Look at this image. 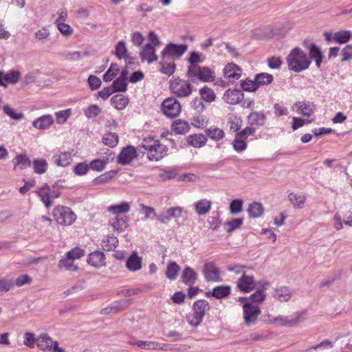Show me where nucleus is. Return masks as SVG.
Returning <instances> with one entry per match:
<instances>
[{"label": "nucleus", "mask_w": 352, "mask_h": 352, "mask_svg": "<svg viewBox=\"0 0 352 352\" xmlns=\"http://www.w3.org/2000/svg\"><path fill=\"white\" fill-rule=\"evenodd\" d=\"M286 62L288 69L295 72L306 70L311 64L309 57L298 47H295L290 51L286 57Z\"/></svg>", "instance_id": "1"}, {"label": "nucleus", "mask_w": 352, "mask_h": 352, "mask_svg": "<svg viewBox=\"0 0 352 352\" xmlns=\"http://www.w3.org/2000/svg\"><path fill=\"white\" fill-rule=\"evenodd\" d=\"M141 145L142 148L146 152L149 161H159L167 154V146L153 136H148L144 138Z\"/></svg>", "instance_id": "2"}, {"label": "nucleus", "mask_w": 352, "mask_h": 352, "mask_svg": "<svg viewBox=\"0 0 352 352\" xmlns=\"http://www.w3.org/2000/svg\"><path fill=\"white\" fill-rule=\"evenodd\" d=\"M210 309L209 302L204 299L196 300L192 305V314L187 318L188 324L192 327L199 326L203 319Z\"/></svg>", "instance_id": "3"}, {"label": "nucleus", "mask_w": 352, "mask_h": 352, "mask_svg": "<svg viewBox=\"0 0 352 352\" xmlns=\"http://www.w3.org/2000/svg\"><path fill=\"white\" fill-rule=\"evenodd\" d=\"M188 77L192 80L212 82L215 78L214 72L208 67L188 66Z\"/></svg>", "instance_id": "4"}, {"label": "nucleus", "mask_w": 352, "mask_h": 352, "mask_svg": "<svg viewBox=\"0 0 352 352\" xmlns=\"http://www.w3.org/2000/svg\"><path fill=\"white\" fill-rule=\"evenodd\" d=\"M53 216L58 224L65 226L72 225L76 219V215L72 209L63 206H57L54 208Z\"/></svg>", "instance_id": "5"}, {"label": "nucleus", "mask_w": 352, "mask_h": 352, "mask_svg": "<svg viewBox=\"0 0 352 352\" xmlns=\"http://www.w3.org/2000/svg\"><path fill=\"white\" fill-rule=\"evenodd\" d=\"M169 89L170 92L177 97H187L192 92L190 83L179 78L170 80Z\"/></svg>", "instance_id": "6"}, {"label": "nucleus", "mask_w": 352, "mask_h": 352, "mask_svg": "<svg viewBox=\"0 0 352 352\" xmlns=\"http://www.w3.org/2000/svg\"><path fill=\"white\" fill-rule=\"evenodd\" d=\"M161 110L166 117L176 118L181 113L182 105L176 98L169 97L162 102Z\"/></svg>", "instance_id": "7"}, {"label": "nucleus", "mask_w": 352, "mask_h": 352, "mask_svg": "<svg viewBox=\"0 0 352 352\" xmlns=\"http://www.w3.org/2000/svg\"><path fill=\"white\" fill-rule=\"evenodd\" d=\"M188 49L187 45H176L173 43L168 44L162 52L163 58L174 61L179 59Z\"/></svg>", "instance_id": "8"}, {"label": "nucleus", "mask_w": 352, "mask_h": 352, "mask_svg": "<svg viewBox=\"0 0 352 352\" xmlns=\"http://www.w3.org/2000/svg\"><path fill=\"white\" fill-rule=\"evenodd\" d=\"M261 311L258 305L246 302L243 306V317L246 325L254 324L261 314Z\"/></svg>", "instance_id": "9"}, {"label": "nucleus", "mask_w": 352, "mask_h": 352, "mask_svg": "<svg viewBox=\"0 0 352 352\" xmlns=\"http://www.w3.org/2000/svg\"><path fill=\"white\" fill-rule=\"evenodd\" d=\"M236 286L240 291L249 293L256 287V281L252 275L243 273L241 276L236 281Z\"/></svg>", "instance_id": "10"}, {"label": "nucleus", "mask_w": 352, "mask_h": 352, "mask_svg": "<svg viewBox=\"0 0 352 352\" xmlns=\"http://www.w3.org/2000/svg\"><path fill=\"white\" fill-rule=\"evenodd\" d=\"M204 276L207 281L219 282L221 280V272L213 263L204 265Z\"/></svg>", "instance_id": "11"}, {"label": "nucleus", "mask_w": 352, "mask_h": 352, "mask_svg": "<svg viewBox=\"0 0 352 352\" xmlns=\"http://www.w3.org/2000/svg\"><path fill=\"white\" fill-rule=\"evenodd\" d=\"M223 72L224 78L234 81L241 78L242 69L235 63H229L225 65Z\"/></svg>", "instance_id": "12"}, {"label": "nucleus", "mask_w": 352, "mask_h": 352, "mask_svg": "<svg viewBox=\"0 0 352 352\" xmlns=\"http://www.w3.org/2000/svg\"><path fill=\"white\" fill-rule=\"evenodd\" d=\"M292 108L295 109L298 114L309 117L314 113L316 109V105L309 102L298 101L294 103Z\"/></svg>", "instance_id": "13"}, {"label": "nucleus", "mask_w": 352, "mask_h": 352, "mask_svg": "<svg viewBox=\"0 0 352 352\" xmlns=\"http://www.w3.org/2000/svg\"><path fill=\"white\" fill-rule=\"evenodd\" d=\"M130 344L135 345L142 349L145 350H162L165 351L167 349V345L161 344L155 341H144L138 340L135 342H130Z\"/></svg>", "instance_id": "14"}, {"label": "nucleus", "mask_w": 352, "mask_h": 352, "mask_svg": "<svg viewBox=\"0 0 352 352\" xmlns=\"http://www.w3.org/2000/svg\"><path fill=\"white\" fill-rule=\"evenodd\" d=\"M21 78V73L12 70L7 74L0 72V85L6 87L8 84H16Z\"/></svg>", "instance_id": "15"}, {"label": "nucleus", "mask_w": 352, "mask_h": 352, "mask_svg": "<svg viewBox=\"0 0 352 352\" xmlns=\"http://www.w3.org/2000/svg\"><path fill=\"white\" fill-rule=\"evenodd\" d=\"M302 318V314L301 313L296 312L289 317L279 316L276 318H274L272 320V322L278 323L281 325L292 326L298 324Z\"/></svg>", "instance_id": "16"}, {"label": "nucleus", "mask_w": 352, "mask_h": 352, "mask_svg": "<svg viewBox=\"0 0 352 352\" xmlns=\"http://www.w3.org/2000/svg\"><path fill=\"white\" fill-rule=\"evenodd\" d=\"M244 97L242 91L239 89H228L223 95L224 101L230 104H236L239 103Z\"/></svg>", "instance_id": "17"}, {"label": "nucleus", "mask_w": 352, "mask_h": 352, "mask_svg": "<svg viewBox=\"0 0 352 352\" xmlns=\"http://www.w3.org/2000/svg\"><path fill=\"white\" fill-rule=\"evenodd\" d=\"M231 293V287L228 285H219L214 287L212 291L207 292V297H214L216 299H222L228 296Z\"/></svg>", "instance_id": "18"}, {"label": "nucleus", "mask_w": 352, "mask_h": 352, "mask_svg": "<svg viewBox=\"0 0 352 352\" xmlns=\"http://www.w3.org/2000/svg\"><path fill=\"white\" fill-rule=\"evenodd\" d=\"M137 156V151L133 146L123 148L118 156V162L124 165L130 163Z\"/></svg>", "instance_id": "19"}, {"label": "nucleus", "mask_w": 352, "mask_h": 352, "mask_svg": "<svg viewBox=\"0 0 352 352\" xmlns=\"http://www.w3.org/2000/svg\"><path fill=\"white\" fill-rule=\"evenodd\" d=\"M140 57L142 62L151 63L157 60V56L155 53V47L150 45H146L140 53Z\"/></svg>", "instance_id": "20"}, {"label": "nucleus", "mask_w": 352, "mask_h": 352, "mask_svg": "<svg viewBox=\"0 0 352 352\" xmlns=\"http://www.w3.org/2000/svg\"><path fill=\"white\" fill-rule=\"evenodd\" d=\"M52 161L58 166H68L72 164V154L67 151L61 152L58 154H55L52 157Z\"/></svg>", "instance_id": "21"}, {"label": "nucleus", "mask_w": 352, "mask_h": 352, "mask_svg": "<svg viewBox=\"0 0 352 352\" xmlns=\"http://www.w3.org/2000/svg\"><path fill=\"white\" fill-rule=\"evenodd\" d=\"M273 297L279 302H287L292 297V292L289 287L280 286L275 288Z\"/></svg>", "instance_id": "22"}, {"label": "nucleus", "mask_w": 352, "mask_h": 352, "mask_svg": "<svg viewBox=\"0 0 352 352\" xmlns=\"http://www.w3.org/2000/svg\"><path fill=\"white\" fill-rule=\"evenodd\" d=\"M54 341L47 333H41L37 338V346L43 351H50L52 349Z\"/></svg>", "instance_id": "23"}, {"label": "nucleus", "mask_w": 352, "mask_h": 352, "mask_svg": "<svg viewBox=\"0 0 352 352\" xmlns=\"http://www.w3.org/2000/svg\"><path fill=\"white\" fill-rule=\"evenodd\" d=\"M126 268L131 272H136L142 268V258L136 252H133L126 262Z\"/></svg>", "instance_id": "24"}, {"label": "nucleus", "mask_w": 352, "mask_h": 352, "mask_svg": "<svg viewBox=\"0 0 352 352\" xmlns=\"http://www.w3.org/2000/svg\"><path fill=\"white\" fill-rule=\"evenodd\" d=\"M105 256L100 251L91 252L88 258V263L95 267H101L105 265Z\"/></svg>", "instance_id": "25"}, {"label": "nucleus", "mask_w": 352, "mask_h": 352, "mask_svg": "<svg viewBox=\"0 0 352 352\" xmlns=\"http://www.w3.org/2000/svg\"><path fill=\"white\" fill-rule=\"evenodd\" d=\"M212 201L206 199H202L194 204L195 210L199 215H205L208 214L212 208Z\"/></svg>", "instance_id": "26"}, {"label": "nucleus", "mask_w": 352, "mask_h": 352, "mask_svg": "<svg viewBox=\"0 0 352 352\" xmlns=\"http://www.w3.org/2000/svg\"><path fill=\"white\" fill-rule=\"evenodd\" d=\"M207 137L201 133H195L187 137V142L194 148H201L207 142Z\"/></svg>", "instance_id": "27"}, {"label": "nucleus", "mask_w": 352, "mask_h": 352, "mask_svg": "<svg viewBox=\"0 0 352 352\" xmlns=\"http://www.w3.org/2000/svg\"><path fill=\"white\" fill-rule=\"evenodd\" d=\"M54 118L50 115H43L36 119L32 122L34 127L38 129H47L54 123Z\"/></svg>", "instance_id": "28"}, {"label": "nucleus", "mask_w": 352, "mask_h": 352, "mask_svg": "<svg viewBox=\"0 0 352 352\" xmlns=\"http://www.w3.org/2000/svg\"><path fill=\"white\" fill-rule=\"evenodd\" d=\"M182 209L179 206L170 208L166 211V214H161L158 220L162 223H166L173 218H178L182 216Z\"/></svg>", "instance_id": "29"}, {"label": "nucleus", "mask_w": 352, "mask_h": 352, "mask_svg": "<svg viewBox=\"0 0 352 352\" xmlns=\"http://www.w3.org/2000/svg\"><path fill=\"white\" fill-rule=\"evenodd\" d=\"M182 279L185 285L190 286L193 285L197 279V274L190 267H186L183 270Z\"/></svg>", "instance_id": "30"}, {"label": "nucleus", "mask_w": 352, "mask_h": 352, "mask_svg": "<svg viewBox=\"0 0 352 352\" xmlns=\"http://www.w3.org/2000/svg\"><path fill=\"white\" fill-rule=\"evenodd\" d=\"M109 224L114 231L122 232L127 227V218L115 216L109 220Z\"/></svg>", "instance_id": "31"}, {"label": "nucleus", "mask_w": 352, "mask_h": 352, "mask_svg": "<svg viewBox=\"0 0 352 352\" xmlns=\"http://www.w3.org/2000/svg\"><path fill=\"white\" fill-rule=\"evenodd\" d=\"M131 206L127 202H122L117 205H111L108 207L107 211L115 216L125 214L129 212Z\"/></svg>", "instance_id": "32"}, {"label": "nucleus", "mask_w": 352, "mask_h": 352, "mask_svg": "<svg viewBox=\"0 0 352 352\" xmlns=\"http://www.w3.org/2000/svg\"><path fill=\"white\" fill-rule=\"evenodd\" d=\"M14 168H19L23 170L26 167H29L31 165V161L30 158L25 154L17 155L13 160Z\"/></svg>", "instance_id": "33"}, {"label": "nucleus", "mask_w": 352, "mask_h": 352, "mask_svg": "<svg viewBox=\"0 0 352 352\" xmlns=\"http://www.w3.org/2000/svg\"><path fill=\"white\" fill-rule=\"evenodd\" d=\"M288 199L292 206L296 208H302L307 200L306 196L302 194L291 192L288 195Z\"/></svg>", "instance_id": "34"}, {"label": "nucleus", "mask_w": 352, "mask_h": 352, "mask_svg": "<svg viewBox=\"0 0 352 352\" xmlns=\"http://www.w3.org/2000/svg\"><path fill=\"white\" fill-rule=\"evenodd\" d=\"M241 125L242 120L240 116L233 113L228 115L227 126L229 127L230 131L236 132L241 129Z\"/></svg>", "instance_id": "35"}, {"label": "nucleus", "mask_w": 352, "mask_h": 352, "mask_svg": "<svg viewBox=\"0 0 352 352\" xmlns=\"http://www.w3.org/2000/svg\"><path fill=\"white\" fill-rule=\"evenodd\" d=\"M172 129L177 134H184L189 131L190 125L188 122L178 119L173 123Z\"/></svg>", "instance_id": "36"}, {"label": "nucleus", "mask_w": 352, "mask_h": 352, "mask_svg": "<svg viewBox=\"0 0 352 352\" xmlns=\"http://www.w3.org/2000/svg\"><path fill=\"white\" fill-rule=\"evenodd\" d=\"M248 212L251 217L258 218L263 214L264 208L261 203L254 201L249 205Z\"/></svg>", "instance_id": "37"}, {"label": "nucleus", "mask_w": 352, "mask_h": 352, "mask_svg": "<svg viewBox=\"0 0 352 352\" xmlns=\"http://www.w3.org/2000/svg\"><path fill=\"white\" fill-rule=\"evenodd\" d=\"M118 243L117 237L113 235H108L106 239H103L101 242V245L104 251H113L114 250Z\"/></svg>", "instance_id": "38"}, {"label": "nucleus", "mask_w": 352, "mask_h": 352, "mask_svg": "<svg viewBox=\"0 0 352 352\" xmlns=\"http://www.w3.org/2000/svg\"><path fill=\"white\" fill-rule=\"evenodd\" d=\"M206 135L212 140L219 141L225 137L223 130L212 126L206 130Z\"/></svg>", "instance_id": "39"}, {"label": "nucleus", "mask_w": 352, "mask_h": 352, "mask_svg": "<svg viewBox=\"0 0 352 352\" xmlns=\"http://www.w3.org/2000/svg\"><path fill=\"white\" fill-rule=\"evenodd\" d=\"M248 122L252 125L263 126L266 120V116L256 111L252 112L248 116Z\"/></svg>", "instance_id": "40"}, {"label": "nucleus", "mask_w": 352, "mask_h": 352, "mask_svg": "<svg viewBox=\"0 0 352 352\" xmlns=\"http://www.w3.org/2000/svg\"><path fill=\"white\" fill-rule=\"evenodd\" d=\"M112 105L117 109H124L129 103V100L126 97L122 95H115L111 99Z\"/></svg>", "instance_id": "41"}, {"label": "nucleus", "mask_w": 352, "mask_h": 352, "mask_svg": "<svg viewBox=\"0 0 352 352\" xmlns=\"http://www.w3.org/2000/svg\"><path fill=\"white\" fill-rule=\"evenodd\" d=\"M351 38V33L349 30H340L334 33V42L338 44L346 43Z\"/></svg>", "instance_id": "42"}, {"label": "nucleus", "mask_w": 352, "mask_h": 352, "mask_svg": "<svg viewBox=\"0 0 352 352\" xmlns=\"http://www.w3.org/2000/svg\"><path fill=\"white\" fill-rule=\"evenodd\" d=\"M309 56V58H313L315 60L316 67L319 68L322 60V54L320 49L315 44L311 45Z\"/></svg>", "instance_id": "43"}, {"label": "nucleus", "mask_w": 352, "mask_h": 352, "mask_svg": "<svg viewBox=\"0 0 352 352\" xmlns=\"http://www.w3.org/2000/svg\"><path fill=\"white\" fill-rule=\"evenodd\" d=\"M37 194L47 208H49L52 205L51 200H50V186L48 185L41 187L38 190Z\"/></svg>", "instance_id": "44"}, {"label": "nucleus", "mask_w": 352, "mask_h": 352, "mask_svg": "<svg viewBox=\"0 0 352 352\" xmlns=\"http://www.w3.org/2000/svg\"><path fill=\"white\" fill-rule=\"evenodd\" d=\"M255 80L258 86L267 85L274 80L273 75L268 73H261L255 76Z\"/></svg>", "instance_id": "45"}, {"label": "nucleus", "mask_w": 352, "mask_h": 352, "mask_svg": "<svg viewBox=\"0 0 352 352\" xmlns=\"http://www.w3.org/2000/svg\"><path fill=\"white\" fill-rule=\"evenodd\" d=\"M74 261L65 255V257L61 258L58 263V267L62 269L64 268L67 270L76 271L78 270V267L74 264Z\"/></svg>", "instance_id": "46"}, {"label": "nucleus", "mask_w": 352, "mask_h": 352, "mask_svg": "<svg viewBox=\"0 0 352 352\" xmlns=\"http://www.w3.org/2000/svg\"><path fill=\"white\" fill-rule=\"evenodd\" d=\"M34 171L39 175L43 174L47 171L48 164L44 159H36L33 161Z\"/></svg>", "instance_id": "47"}, {"label": "nucleus", "mask_w": 352, "mask_h": 352, "mask_svg": "<svg viewBox=\"0 0 352 352\" xmlns=\"http://www.w3.org/2000/svg\"><path fill=\"white\" fill-rule=\"evenodd\" d=\"M116 174H117V171H116V170H111V171L106 172V173L100 175V176L96 177L93 180V182L94 184H96V185H100V184L107 183L109 181H110L112 178H113L116 175Z\"/></svg>", "instance_id": "48"}, {"label": "nucleus", "mask_w": 352, "mask_h": 352, "mask_svg": "<svg viewBox=\"0 0 352 352\" xmlns=\"http://www.w3.org/2000/svg\"><path fill=\"white\" fill-rule=\"evenodd\" d=\"M179 269V266L175 262H169L166 272V277L170 280H175Z\"/></svg>", "instance_id": "49"}, {"label": "nucleus", "mask_w": 352, "mask_h": 352, "mask_svg": "<svg viewBox=\"0 0 352 352\" xmlns=\"http://www.w3.org/2000/svg\"><path fill=\"white\" fill-rule=\"evenodd\" d=\"M102 142L104 144L113 148L118 144V136L115 133H107L103 136Z\"/></svg>", "instance_id": "50"}, {"label": "nucleus", "mask_w": 352, "mask_h": 352, "mask_svg": "<svg viewBox=\"0 0 352 352\" xmlns=\"http://www.w3.org/2000/svg\"><path fill=\"white\" fill-rule=\"evenodd\" d=\"M200 95L201 96V98L208 102H211L214 101L216 95L214 92V91L209 88L207 86L204 87L200 89Z\"/></svg>", "instance_id": "51"}, {"label": "nucleus", "mask_w": 352, "mask_h": 352, "mask_svg": "<svg viewBox=\"0 0 352 352\" xmlns=\"http://www.w3.org/2000/svg\"><path fill=\"white\" fill-rule=\"evenodd\" d=\"M119 67L116 64H111L110 67L103 75L104 82L111 81L119 73Z\"/></svg>", "instance_id": "52"}, {"label": "nucleus", "mask_w": 352, "mask_h": 352, "mask_svg": "<svg viewBox=\"0 0 352 352\" xmlns=\"http://www.w3.org/2000/svg\"><path fill=\"white\" fill-rule=\"evenodd\" d=\"M109 160L107 158L94 160L89 163V168L95 171H102L105 168Z\"/></svg>", "instance_id": "53"}, {"label": "nucleus", "mask_w": 352, "mask_h": 352, "mask_svg": "<svg viewBox=\"0 0 352 352\" xmlns=\"http://www.w3.org/2000/svg\"><path fill=\"white\" fill-rule=\"evenodd\" d=\"M232 146L236 151L239 153L243 152L247 148L246 140L236 134L235 138L232 142Z\"/></svg>", "instance_id": "54"}, {"label": "nucleus", "mask_w": 352, "mask_h": 352, "mask_svg": "<svg viewBox=\"0 0 352 352\" xmlns=\"http://www.w3.org/2000/svg\"><path fill=\"white\" fill-rule=\"evenodd\" d=\"M241 86L243 90L250 92L255 91L259 88L255 79L254 80L250 79H245L242 80L241 82Z\"/></svg>", "instance_id": "55"}, {"label": "nucleus", "mask_w": 352, "mask_h": 352, "mask_svg": "<svg viewBox=\"0 0 352 352\" xmlns=\"http://www.w3.org/2000/svg\"><path fill=\"white\" fill-rule=\"evenodd\" d=\"M116 56L119 59L126 58L128 57L125 42L122 41L118 42L116 47Z\"/></svg>", "instance_id": "56"}, {"label": "nucleus", "mask_w": 352, "mask_h": 352, "mask_svg": "<svg viewBox=\"0 0 352 352\" xmlns=\"http://www.w3.org/2000/svg\"><path fill=\"white\" fill-rule=\"evenodd\" d=\"M266 296L263 289H258L250 295V299L252 303L260 304L265 300Z\"/></svg>", "instance_id": "57"}, {"label": "nucleus", "mask_w": 352, "mask_h": 352, "mask_svg": "<svg viewBox=\"0 0 352 352\" xmlns=\"http://www.w3.org/2000/svg\"><path fill=\"white\" fill-rule=\"evenodd\" d=\"M55 24L57 29L64 36H69L73 34L74 30L69 25L62 21L55 22Z\"/></svg>", "instance_id": "58"}, {"label": "nucleus", "mask_w": 352, "mask_h": 352, "mask_svg": "<svg viewBox=\"0 0 352 352\" xmlns=\"http://www.w3.org/2000/svg\"><path fill=\"white\" fill-rule=\"evenodd\" d=\"M101 112L100 108L96 104L89 106L84 109V113L87 118H94L97 117Z\"/></svg>", "instance_id": "59"}, {"label": "nucleus", "mask_w": 352, "mask_h": 352, "mask_svg": "<svg viewBox=\"0 0 352 352\" xmlns=\"http://www.w3.org/2000/svg\"><path fill=\"white\" fill-rule=\"evenodd\" d=\"M24 341L23 344L30 348L33 349L35 346V344H37V338H35L34 334L31 332H26L23 336Z\"/></svg>", "instance_id": "60"}, {"label": "nucleus", "mask_w": 352, "mask_h": 352, "mask_svg": "<svg viewBox=\"0 0 352 352\" xmlns=\"http://www.w3.org/2000/svg\"><path fill=\"white\" fill-rule=\"evenodd\" d=\"M3 109L4 113L13 120H19L23 119L24 117V115L22 113L15 112V111L8 105H5L3 107Z\"/></svg>", "instance_id": "61"}, {"label": "nucleus", "mask_w": 352, "mask_h": 352, "mask_svg": "<svg viewBox=\"0 0 352 352\" xmlns=\"http://www.w3.org/2000/svg\"><path fill=\"white\" fill-rule=\"evenodd\" d=\"M127 83L124 79L118 78L112 84V88L115 92L124 91L126 89Z\"/></svg>", "instance_id": "62"}, {"label": "nucleus", "mask_w": 352, "mask_h": 352, "mask_svg": "<svg viewBox=\"0 0 352 352\" xmlns=\"http://www.w3.org/2000/svg\"><path fill=\"white\" fill-rule=\"evenodd\" d=\"M72 114V109L60 111L56 113V120L59 124L65 123Z\"/></svg>", "instance_id": "63"}, {"label": "nucleus", "mask_w": 352, "mask_h": 352, "mask_svg": "<svg viewBox=\"0 0 352 352\" xmlns=\"http://www.w3.org/2000/svg\"><path fill=\"white\" fill-rule=\"evenodd\" d=\"M341 61H348L352 59V45H347L342 48L341 53Z\"/></svg>", "instance_id": "64"}]
</instances>
